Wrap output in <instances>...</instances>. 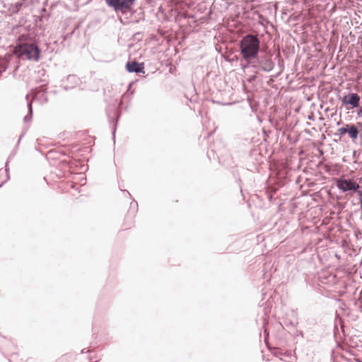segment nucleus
<instances>
[{"label":"nucleus","mask_w":362,"mask_h":362,"mask_svg":"<svg viewBox=\"0 0 362 362\" xmlns=\"http://www.w3.org/2000/svg\"><path fill=\"white\" fill-rule=\"evenodd\" d=\"M28 108L29 113H28V115H25L23 118V120L25 122L30 121L31 118H32L33 107H32L31 102H28Z\"/></svg>","instance_id":"9"},{"label":"nucleus","mask_w":362,"mask_h":362,"mask_svg":"<svg viewBox=\"0 0 362 362\" xmlns=\"http://www.w3.org/2000/svg\"><path fill=\"white\" fill-rule=\"evenodd\" d=\"M260 41L256 35L248 34L240 41V54L246 61L255 59L259 51Z\"/></svg>","instance_id":"1"},{"label":"nucleus","mask_w":362,"mask_h":362,"mask_svg":"<svg viewBox=\"0 0 362 362\" xmlns=\"http://www.w3.org/2000/svg\"><path fill=\"white\" fill-rule=\"evenodd\" d=\"M64 88L65 90H68V89H69V88H68V87H66V86H64Z\"/></svg>","instance_id":"14"},{"label":"nucleus","mask_w":362,"mask_h":362,"mask_svg":"<svg viewBox=\"0 0 362 362\" xmlns=\"http://www.w3.org/2000/svg\"><path fill=\"white\" fill-rule=\"evenodd\" d=\"M15 6H16V11H17L22 6V3H17V4H16Z\"/></svg>","instance_id":"11"},{"label":"nucleus","mask_w":362,"mask_h":362,"mask_svg":"<svg viewBox=\"0 0 362 362\" xmlns=\"http://www.w3.org/2000/svg\"><path fill=\"white\" fill-rule=\"evenodd\" d=\"M335 183L337 187L343 192L349 191L356 192L360 187L356 182L351 179H347L344 176L337 178Z\"/></svg>","instance_id":"3"},{"label":"nucleus","mask_w":362,"mask_h":362,"mask_svg":"<svg viewBox=\"0 0 362 362\" xmlns=\"http://www.w3.org/2000/svg\"><path fill=\"white\" fill-rule=\"evenodd\" d=\"M346 129H347V124H346L344 127H341L338 129V132L336 134L337 135L342 136L345 134H346Z\"/></svg>","instance_id":"10"},{"label":"nucleus","mask_w":362,"mask_h":362,"mask_svg":"<svg viewBox=\"0 0 362 362\" xmlns=\"http://www.w3.org/2000/svg\"><path fill=\"white\" fill-rule=\"evenodd\" d=\"M358 127L352 124H347L346 134H349V136L352 140H355L358 136Z\"/></svg>","instance_id":"8"},{"label":"nucleus","mask_w":362,"mask_h":362,"mask_svg":"<svg viewBox=\"0 0 362 362\" xmlns=\"http://www.w3.org/2000/svg\"><path fill=\"white\" fill-rule=\"evenodd\" d=\"M107 5L115 11L125 13L135 4L136 0H104Z\"/></svg>","instance_id":"4"},{"label":"nucleus","mask_w":362,"mask_h":362,"mask_svg":"<svg viewBox=\"0 0 362 362\" xmlns=\"http://www.w3.org/2000/svg\"><path fill=\"white\" fill-rule=\"evenodd\" d=\"M68 79H69V80L76 79V77H75L74 76H69L68 77Z\"/></svg>","instance_id":"12"},{"label":"nucleus","mask_w":362,"mask_h":362,"mask_svg":"<svg viewBox=\"0 0 362 362\" xmlns=\"http://www.w3.org/2000/svg\"><path fill=\"white\" fill-rule=\"evenodd\" d=\"M360 100V96L356 93H349L341 98V101L344 105H349L352 109L359 107Z\"/></svg>","instance_id":"5"},{"label":"nucleus","mask_w":362,"mask_h":362,"mask_svg":"<svg viewBox=\"0 0 362 362\" xmlns=\"http://www.w3.org/2000/svg\"><path fill=\"white\" fill-rule=\"evenodd\" d=\"M127 70L130 73H144V64L142 63L139 64L136 62H128L126 64Z\"/></svg>","instance_id":"6"},{"label":"nucleus","mask_w":362,"mask_h":362,"mask_svg":"<svg viewBox=\"0 0 362 362\" xmlns=\"http://www.w3.org/2000/svg\"><path fill=\"white\" fill-rule=\"evenodd\" d=\"M16 54L22 59H26L30 61L38 62L40 49L35 44L23 43L16 46Z\"/></svg>","instance_id":"2"},{"label":"nucleus","mask_w":362,"mask_h":362,"mask_svg":"<svg viewBox=\"0 0 362 362\" xmlns=\"http://www.w3.org/2000/svg\"><path fill=\"white\" fill-rule=\"evenodd\" d=\"M115 129H114L113 132H112L113 137H115Z\"/></svg>","instance_id":"13"},{"label":"nucleus","mask_w":362,"mask_h":362,"mask_svg":"<svg viewBox=\"0 0 362 362\" xmlns=\"http://www.w3.org/2000/svg\"><path fill=\"white\" fill-rule=\"evenodd\" d=\"M261 69L266 71H271L274 66V64L270 58H262L259 62Z\"/></svg>","instance_id":"7"}]
</instances>
